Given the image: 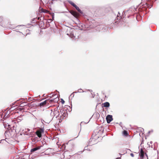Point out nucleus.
Returning a JSON list of instances; mask_svg holds the SVG:
<instances>
[{"label": "nucleus", "mask_w": 159, "mask_h": 159, "mask_svg": "<svg viewBox=\"0 0 159 159\" xmlns=\"http://www.w3.org/2000/svg\"><path fill=\"white\" fill-rule=\"evenodd\" d=\"M51 111L52 112L51 113V115L53 114V115H54V116H56V118H57V117L59 116L60 114L59 111H57V109L56 110H55L53 111V113L52 112V110Z\"/></svg>", "instance_id": "obj_5"}, {"label": "nucleus", "mask_w": 159, "mask_h": 159, "mask_svg": "<svg viewBox=\"0 0 159 159\" xmlns=\"http://www.w3.org/2000/svg\"><path fill=\"white\" fill-rule=\"evenodd\" d=\"M46 26L48 27H50V24L49 22L47 21L46 23Z\"/></svg>", "instance_id": "obj_31"}, {"label": "nucleus", "mask_w": 159, "mask_h": 159, "mask_svg": "<svg viewBox=\"0 0 159 159\" xmlns=\"http://www.w3.org/2000/svg\"><path fill=\"white\" fill-rule=\"evenodd\" d=\"M121 123H122L121 122H120V124H121Z\"/></svg>", "instance_id": "obj_64"}, {"label": "nucleus", "mask_w": 159, "mask_h": 159, "mask_svg": "<svg viewBox=\"0 0 159 159\" xmlns=\"http://www.w3.org/2000/svg\"><path fill=\"white\" fill-rule=\"evenodd\" d=\"M4 115L3 116V117H5V119L9 117V114L7 115V113H4Z\"/></svg>", "instance_id": "obj_27"}, {"label": "nucleus", "mask_w": 159, "mask_h": 159, "mask_svg": "<svg viewBox=\"0 0 159 159\" xmlns=\"http://www.w3.org/2000/svg\"><path fill=\"white\" fill-rule=\"evenodd\" d=\"M4 139H2L1 140V142L2 141H4Z\"/></svg>", "instance_id": "obj_59"}, {"label": "nucleus", "mask_w": 159, "mask_h": 159, "mask_svg": "<svg viewBox=\"0 0 159 159\" xmlns=\"http://www.w3.org/2000/svg\"><path fill=\"white\" fill-rule=\"evenodd\" d=\"M61 102L62 104H64L65 102L64 100L62 98L61 99Z\"/></svg>", "instance_id": "obj_34"}, {"label": "nucleus", "mask_w": 159, "mask_h": 159, "mask_svg": "<svg viewBox=\"0 0 159 159\" xmlns=\"http://www.w3.org/2000/svg\"><path fill=\"white\" fill-rule=\"evenodd\" d=\"M20 134L23 137L26 136H27L29 137H33L34 136V131L33 130H31L29 129H25V130H23L22 132L20 133Z\"/></svg>", "instance_id": "obj_2"}, {"label": "nucleus", "mask_w": 159, "mask_h": 159, "mask_svg": "<svg viewBox=\"0 0 159 159\" xmlns=\"http://www.w3.org/2000/svg\"><path fill=\"white\" fill-rule=\"evenodd\" d=\"M41 121L42 122L43 124V122H44V121H45L43 120V119H42L41 120Z\"/></svg>", "instance_id": "obj_48"}, {"label": "nucleus", "mask_w": 159, "mask_h": 159, "mask_svg": "<svg viewBox=\"0 0 159 159\" xmlns=\"http://www.w3.org/2000/svg\"><path fill=\"white\" fill-rule=\"evenodd\" d=\"M47 102L48 100H45L44 101L40 103L39 105L40 106V107H43L45 105H47V106H48Z\"/></svg>", "instance_id": "obj_7"}, {"label": "nucleus", "mask_w": 159, "mask_h": 159, "mask_svg": "<svg viewBox=\"0 0 159 159\" xmlns=\"http://www.w3.org/2000/svg\"><path fill=\"white\" fill-rule=\"evenodd\" d=\"M68 114L66 110V111L64 112V114H63L62 116H63V119L64 118H65L67 117L68 116Z\"/></svg>", "instance_id": "obj_16"}, {"label": "nucleus", "mask_w": 159, "mask_h": 159, "mask_svg": "<svg viewBox=\"0 0 159 159\" xmlns=\"http://www.w3.org/2000/svg\"><path fill=\"white\" fill-rule=\"evenodd\" d=\"M84 17V18L86 20V21H89V17L87 15H85L84 13V15H82Z\"/></svg>", "instance_id": "obj_20"}, {"label": "nucleus", "mask_w": 159, "mask_h": 159, "mask_svg": "<svg viewBox=\"0 0 159 159\" xmlns=\"http://www.w3.org/2000/svg\"><path fill=\"white\" fill-rule=\"evenodd\" d=\"M81 90H82V89H79L78 90V92H79V93H80L81 92L80 91H80Z\"/></svg>", "instance_id": "obj_45"}, {"label": "nucleus", "mask_w": 159, "mask_h": 159, "mask_svg": "<svg viewBox=\"0 0 159 159\" xmlns=\"http://www.w3.org/2000/svg\"><path fill=\"white\" fill-rule=\"evenodd\" d=\"M88 91H89L90 92H92V90H91V89H88Z\"/></svg>", "instance_id": "obj_50"}, {"label": "nucleus", "mask_w": 159, "mask_h": 159, "mask_svg": "<svg viewBox=\"0 0 159 159\" xmlns=\"http://www.w3.org/2000/svg\"><path fill=\"white\" fill-rule=\"evenodd\" d=\"M31 98H30L28 99V101H30L31 100Z\"/></svg>", "instance_id": "obj_51"}, {"label": "nucleus", "mask_w": 159, "mask_h": 159, "mask_svg": "<svg viewBox=\"0 0 159 159\" xmlns=\"http://www.w3.org/2000/svg\"><path fill=\"white\" fill-rule=\"evenodd\" d=\"M68 2L69 4H70V5H71L73 7H74L76 4L74 3L72 1L70 0H68Z\"/></svg>", "instance_id": "obj_19"}, {"label": "nucleus", "mask_w": 159, "mask_h": 159, "mask_svg": "<svg viewBox=\"0 0 159 159\" xmlns=\"http://www.w3.org/2000/svg\"><path fill=\"white\" fill-rule=\"evenodd\" d=\"M37 131L42 134L44 132V130L43 129L41 128L39 130Z\"/></svg>", "instance_id": "obj_21"}, {"label": "nucleus", "mask_w": 159, "mask_h": 159, "mask_svg": "<svg viewBox=\"0 0 159 159\" xmlns=\"http://www.w3.org/2000/svg\"><path fill=\"white\" fill-rule=\"evenodd\" d=\"M106 119L108 124H109L113 120L112 116L110 115H108L106 117Z\"/></svg>", "instance_id": "obj_3"}, {"label": "nucleus", "mask_w": 159, "mask_h": 159, "mask_svg": "<svg viewBox=\"0 0 159 159\" xmlns=\"http://www.w3.org/2000/svg\"><path fill=\"white\" fill-rule=\"evenodd\" d=\"M88 145L87 146H85L84 147V150H88Z\"/></svg>", "instance_id": "obj_42"}, {"label": "nucleus", "mask_w": 159, "mask_h": 159, "mask_svg": "<svg viewBox=\"0 0 159 159\" xmlns=\"http://www.w3.org/2000/svg\"><path fill=\"white\" fill-rule=\"evenodd\" d=\"M74 93H72L70 95V96H71L72 98H73L74 97Z\"/></svg>", "instance_id": "obj_39"}, {"label": "nucleus", "mask_w": 159, "mask_h": 159, "mask_svg": "<svg viewBox=\"0 0 159 159\" xmlns=\"http://www.w3.org/2000/svg\"><path fill=\"white\" fill-rule=\"evenodd\" d=\"M66 111H64L63 110H62V108L61 110H60V112L61 114V115H62L63 114H64V112H65Z\"/></svg>", "instance_id": "obj_29"}, {"label": "nucleus", "mask_w": 159, "mask_h": 159, "mask_svg": "<svg viewBox=\"0 0 159 159\" xmlns=\"http://www.w3.org/2000/svg\"><path fill=\"white\" fill-rule=\"evenodd\" d=\"M144 154H145V155L146 156V157H147V158L148 159V155L146 153H144Z\"/></svg>", "instance_id": "obj_46"}, {"label": "nucleus", "mask_w": 159, "mask_h": 159, "mask_svg": "<svg viewBox=\"0 0 159 159\" xmlns=\"http://www.w3.org/2000/svg\"><path fill=\"white\" fill-rule=\"evenodd\" d=\"M53 119V118H50L49 120H47L46 119V121H44V122L46 123L49 124L51 121H52V120Z\"/></svg>", "instance_id": "obj_18"}, {"label": "nucleus", "mask_w": 159, "mask_h": 159, "mask_svg": "<svg viewBox=\"0 0 159 159\" xmlns=\"http://www.w3.org/2000/svg\"><path fill=\"white\" fill-rule=\"evenodd\" d=\"M3 20L2 18L0 16V25L4 28H7V25H5L1 23Z\"/></svg>", "instance_id": "obj_13"}, {"label": "nucleus", "mask_w": 159, "mask_h": 159, "mask_svg": "<svg viewBox=\"0 0 159 159\" xmlns=\"http://www.w3.org/2000/svg\"><path fill=\"white\" fill-rule=\"evenodd\" d=\"M50 14L52 16V20H54V14L53 12H52Z\"/></svg>", "instance_id": "obj_28"}, {"label": "nucleus", "mask_w": 159, "mask_h": 159, "mask_svg": "<svg viewBox=\"0 0 159 159\" xmlns=\"http://www.w3.org/2000/svg\"><path fill=\"white\" fill-rule=\"evenodd\" d=\"M148 1H149V0H142V2L135 9V10L136 11L138 7H140L139 9H141L140 10L143 11L146 10L147 8H150L152 7V5L147 3V2Z\"/></svg>", "instance_id": "obj_1"}, {"label": "nucleus", "mask_w": 159, "mask_h": 159, "mask_svg": "<svg viewBox=\"0 0 159 159\" xmlns=\"http://www.w3.org/2000/svg\"><path fill=\"white\" fill-rule=\"evenodd\" d=\"M54 116V115H53V114H52V115H50L48 116V118L50 117V118H53Z\"/></svg>", "instance_id": "obj_36"}, {"label": "nucleus", "mask_w": 159, "mask_h": 159, "mask_svg": "<svg viewBox=\"0 0 159 159\" xmlns=\"http://www.w3.org/2000/svg\"><path fill=\"white\" fill-rule=\"evenodd\" d=\"M34 135H35V134H36L37 136V137H39V138H41L42 137V134L37 131H36L35 133L34 132Z\"/></svg>", "instance_id": "obj_15"}, {"label": "nucleus", "mask_w": 159, "mask_h": 159, "mask_svg": "<svg viewBox=\"0 0 159 159\" xmlns=\"http://www.w3.org/2000/svg\"><path fill=\"white\" fill-rule=\"evenodd\" d=\"M15 127L13 126L12 127H11V128L9 129V132H12L13 130H14Z\"/></svg>", "instance_id": "obj_26"}, {"label": "nucleus", "mask_w": 159, "mask_h": 159, "mask_svg": "<svg viewBox=\"0 0 159 159\" xmlns=\"http://www.w3.org/2000/svg\"><path fill=\"white\" fill-rule=\"evenodd\" d=\"M22 102L20 104V107H23L27 105V103L26 102Z\"/></svg>", "instance_id": "obj_17"}, {"label": "nucleus", "mask_w": 159, "mask_h": 159, "mask_svg": "<svg viewBox=\"0 0 159 159\" xmlns=\"http://www.w3.org/2000/svg\"><path fill=\"white\" fill-rule=\"evenodd\" d=\"M77 11L80 13V14L82 15H84V13L80 9V8H79V9L77 10Z\"/></svg>", "instance_id": "obj_23"}, {"label": "nucleus", "mask_w": 159, "mask_h": 159, "mask_svg": "<svg viewBox=\"0 0 159 159\" xmlns=\"http://www.w3.org/2000/svg\"><path fill=\"white\" fill-rule=\"evenodd\" d=\"M121 123H122L121 122H120V124H121Z\"/></svg>", "instance_id": "obj_63"}, {"label": "nucleus", "mask_w": 159, "mask_h": 159, "mask_svg": "<svg viewBox=\"0 0 159 159\" xmlns=\"http://www.w3.org/2000/svg\"><path fill=\"white\" fill-rule=\"evenodd\" d=\"M31 140L34 144L36 143L39 141V140L38 139V137H35L34 138H32Z\"/></svg>", "instance_id": "obj_10"}, {"label": "nucleus", "mask_w": 159, "mask_h": 159, "mask_svg": "<svg viewBox=\"0 0 159 159\" xmlns=\"http://www.w3.org/2000/svg\"><path fill=\"white\" fill-rule=\"evenodd\" d=\"M123 134L124 136H126L128 134V133L127 131L126 130H124L123 132Z\"/></svg>", "instance_id": "obj_22"}, {"label": "nucleus", "mask_w": 159, "mask_h": 159, "mask_svg": "<svg viewBox=\"0 0 159 159\" xmlns=\"http://www.w3.org/2000/svg\"><path fill=\"white\" fill-rule=\"evenodd\" d=\"M90 120L88 121V122H83V121L81 122V123H80V127H81V125H82L83 124H87V123H88L89 122Z\"/></svg>", "instance_id": "obj_30"}, {"label": "nucleus", "mask_w": 159, "mask_h": 159, "mask_svg": "<svg viewBox=\"0 0 159 159\" xmlns=\"http://www.w3.org/2000/svg\"><path fill=\"white\" fill-rule=\"evenodd\" d=\"M102 107H110V104L108 102H106L103 103L102 104Z\"/></svg>", "instance_id": "obj_12"}, {"label": "nucleus", "mask_w": 159, "mask_h": 159, "mask_svg": "<svg viewBox=\"0 0 159 159\" xmlns=\"http://www.w3.org/2000/svg\"><path fill=\"white\" fill-rule=\"evenodd\" d=\"M19 32H20V33H21L22 34V33L21 32H20V31H19Z\"/></svg>", "instance_id": "obj_62"}, {"label": "nucleus", "mask_w": 159, "mask_h": 159, "mask_svg": "<svg viewBox=\"0 0 159 159\" xmlns=\"http://www.w3.org/2000/svg\"><path fill=\"white\" fill-rule=\"evenodd\" d=\"M55 96H56V98H54L53 99H47L46 100H48V102L47 103L48 104H49V103H52L53 102H55L56 101H57V100H56V98L57 97H57L56 95H54Z\"/></svg>", "instance_id": "obj_9"}, {"label": "nucleus", "mask_w": 159, "mask_h": 159, "mask_svg": "<svg viewBox=\"0 0 159 159\" xmlns=\"http://www.w3.org/2000/svg\"><path fill=\"white\" fill-rule=\"evenodd\" d=\"M116 159H121L120 158V157H117L116 158Z\"/></svg>", "instance_id": "obj_54"}, {"label": "nucleus", "mask_w": 159, "mask_h": 159, "mask_svg": "<svg viewBox=\"0 0 159 159\" xmlns=\"http://www.w3.org/2000/svg\"><path fill=\"white\" fill-rule=\"evenodd\" d=\"M139 155L140 156V158L141 159H143L144 157V153H141V154H139Z\"/></svg>", "instance_id": "obj_25"}, {"label": "nucleus", "mask_w": 159, "mask_h": 159, "mask_svg": "<svg viewBox=\"0 0 159 159\" xmlns=\"http://www.w3.org/2000/svg\"><path fill=\"white\" fill-rule=\"evenodd\" d=\"M78 92V91H75V92H73V93H77Z\"/></svg>", "instance_id": "obj_53"}, {"label": "nucleus", "mask_w": 159, "mask_h": 159, "mask_svg": "<svg viewBox=\"0 0 159 159\" xmlns=\"http://www.w3.org/2000/svg\"><path fill=\"white\" fill-rule=\"evenodd\" d=\"M91 94L92 95H93V96H92V98H94V96H95V94L94 93H91Z\"/></svg>", "instance_id": "obj_41"}, {"label": "nucleus", "mask_w": 159, "mask_h": 159, "mask_svg": "<svg viewBox=\"0 0 159 159\" xmlns=\"http://www.w3.org/2000/svg\"><path fill=\"white\" fill-rule=\"evenodd\" d=\"M38 1H39H39H40V0H37ZM40 1H41V0H40Z\"/></svg>", "instance_id": "obj_61"}, {"label": "nucleus", "mask_w": 159, "mask_h": 159, "mask_svg": "<svg viewBox=\"0 0 159 159\" xmlns=\"http://www.w3.org/2000/svg\"><path fill=\"white\" fill-rule=\"evenodd\" d=\"M3 125L4 126V128L6 129H7V125L6 124H3Z\"/></svg>", "instance_id": "obj_35"}, {"label": "nucleus", "mask_w": 159, "mask_h": 159, "mask_svg": "<svg viewBox=\"0 0 159 159\" xmlns=\"http://www.w3.org/2000/svg\"><path fill=\"white\" fill-rule=\"evenodd\" d=\"M77 11L80 13V14L82 15H84V13L80 9V8H79V9L77 10Z\"/></svg>", "instance_id": "obj_24"}, {"label": "nucleus", "mask_w": 159, "mask_h": 159, "mask_svg": "<svg viewBox=\"0 0 159 159\" xmlns=\"http://www.w3.org/2000/svg\"><path fill=\"white\" fill-rule=\"evenodd\" d=\"M130 155L132 157H133L134 156V155L133 153H131L130 154Z\"/></svg>", "instance_id": "obj_44"}, {"label": "nucleus", "mask_w": 159, "mask_h": 159, "mask_svg": "<svg viewBox=\"0 0 159 159\" xmlns=\"http://www.w3.org/2000/svg\"><path fill=\"white\" fill-rule=\"evenodd\" d=\"M67 35L69 36L71 38L73 39V41H75V39H74L75 38V36L74 35V34L72 32L70 33V34L67 33Z\"/></svg>", "instance_id": "obj_11"}, {"label": "nucleus", "mask_w": 159, "mask_h": 159, "mask_svg": "<svg viewBox=\"0 0 159 159\" xmlns=\"http://www.w3.org/2000/svg\"><path fill=\"white\" fill-rule=\"evenodd\" d=\"M141 153H144V151H143L142 148L140 150V152H139V154H141Z\"/></svg>", "instance_id": "obj_32"}, {"label": "nucleus", "mask_w": 159, "mask_h": 159, "mask_svg": "<svg viewBox=\"0 0 159 159\" xmlns=\"http://www.w3.org/2000/svg\"><path fill=\"white\" fill-rule=\"evenodd\" d=\"M50 117H49V118H48V116H47L46 117V119L47 120H49V118H50Z\"/></svg>", "instance_id": "obj_52"}, {"label": "nucleus", "mask_w": 159, "mask_h": 159, "mask_svg": "<svg viewBox=\"0 0 159 159\" xmlns=\"http://www.w3.org/2000/svg\"><path fill=\"white\" fill-rule=\"evenodd\" d=\"M48 96L49 97H50V98H52V97H53V95H52L51 94H49Z\"/></svg>", "instance_id": "obj_40"}, {"label": "nucleus", "mask_w": 159, "mask_h": 159, "mask_svg": "<svg viewBox=\"0 0 159 159\" xmlns=\"http://www.w3.org/2000/svg\"><path fill=\"white\" fill-rule=\"evenodd\" d=\"M37 19L38 20H39L40 19V18L39 17H36V18H34L32 19L31 20V23H35L36 22L37 20H36V19Z\"/></svg>", "instance_id": "obj_14"}, {"label": "nucleus", "mask_w": 159, "mask_h": 159, "mask_svg": "<svg viewBox=\"0 0 159 159\" xmlns=\"http://www.w3.org/2000/svg\"><path fill=\"white\" fill-rule=\"evenodd\" d=\"M96 115H97V116H99V114L98 113H96Z\"/></svg>", "instance_id": "obj_49"}, {"label": "nucleus", "mask_w": 159, "mask_h": 159, "mask_svg": "<svg viewBox=\"0 0 159 159\" xmlns=\"http://www.w3.org/2000/svg\"><path fill=\"white\" fill-rule=\"evenodd\" d=\"M99 131H102V132H102V133H103V132L104 130H103V129L102 130V129H99Z\"/></svg>", "instance_id": "obj_47"}, {"label": "nucleus", "mask_w": 159, "mask_h": 159, "mask_svg": "<svg viewBox=\"0 0 159 159\" xmlns=\"http://www.w3.org/2000/svg\"><path fill=\"white\" fill-rule=\"evenodd\" d=\"M11 125H9L7 124V129H9L11 128Z\"/></svg>", "instance_id": "obj_33"}, {"label": "nucleus", "mask_w": 159, "mask_h": 159, "mask_svg": "<svg viewBox=\"0 0 159 159\" xmlns=\"http://www.w3.org/2000/svg\"><path fill=\"white\" fill-rule=\"evenodd\" d=\"M24 26V25H19V26ZM18 26H17V27H18Z\"/></svg>", "instance_id": "obj_55"}, {"label": "nucleus", "mask_w": 159, "mask_h": 159, "mask_svg": "<svg viewBox=\"0 0 159 159\" xmlns=\"http://www.w3.org/2000/svg\"><path fill=\"white\" fill-rule=\"evenodd\" d=\"M74 7L75 8V9L77 10L79 8V7H78L76 5H75V6Z\"/></svg>", "instance_id": "obj_38"}, {"label": "nucleus", "mask_w": 159, "mask_h": 159, "mask_svg": "<svg viewBox=\"0 0 159 159\" xmlns=\"http://www.w3.org/2000/svg\"><path fill=\"white\" fill-rule=\"evenodd\" d=\"M120 14L119 12H118L117 16L114 20L115 23L119 22L120 21V19L122 18L121 16H120Z\"/></svg>", "instance_id": "obj_4"}, {"label": "nucleus", "mask_w": 159, "mask_h": 159, "mask_svg": "<svg viewBox=\"0 0 159 159\" xmlns=\"http://www.w3.org/2000/svg\"><path fill=\"white\" fill-rule=\"evenodd\" d=\"M68 12L70 13L75 17L76 18L77 17L78 14L76 12L73 11H70L69 9H67Z\"/></svg>", "instance_id": "obj_6"}, {"label": "nucleus", "mask_w": 159, "mask_h": 159, "mask_svg": "<svg viewBox=\"0 0 159 159\" xmlns=\"http://www.w3.org/2000/svg\"><path fill=\"white\" fill-rule=\"evenodd\" d=\"M150 143L151 144H152V141H150Z\"/></svg>", "instance_id": "obj_56"}, {"label": "nucleus", "mask_w": 159, "mask_h": 159, "mask_svg": "<svg viewBox=\"0 0 159 159\" xmlns=\"http://www.w3.org/2000/svg\"><path fill=\"white\" fill-rule=\"evenodd\" d=\"M87 150H88V151H90V149H88V148Z\"/></svg>", "instance_id": "obj_57"}, {"label": "nucleus", "mask_w": 159, "mask_h": 159, "mask_svg": "<svg viewBox=\"0 0 159 159\" xmlns=\"http://www.w3.org/2000/svg\"><path fill=\"white\" fill-rule=\"evenodd\" d=\"M153 149H154V150H156V149H155V148H154Z\"/></svg>", "instance_id": "obj_60"}, {"label": "nucleus", "mask_w": 159, "mask_h": 159, "mask_svg": "<svg viewBox=\"0 0 159 159\" xmlns=\"http://www.w3.org/2000/svg\"><path fill=\"white\" fill-rule=\"evenodd\" d=\"M153 130H151V131H149L148 132V134H150V133L151 132H153Z\"/></svg>", "instance_id": "obj_43"}, {"label": "nucleus", "mask_w": 159, "mask_h": 159, "mask_svg": "<svg viewBox=\"0 0 159 159\" xmlns=\"http://www.w3.org/2000/svg\"><path fill=\"white\" fill-rule=\"evenodd\" d=\"M147 13H148L147 11H145V14H147Z\"/></svg>", "instance_id": "obj_58"}, {"label": "nucleus", "mask_w": 159, "mask_h": 159, "mask_svg": "<svg viewBox=\"0 0 159 159\" xmlns=\"http://www.w3.org/2000/svg\"><path fill=\"white\" fill-rule=\"evenodd\" d=\"M40 8H41V12H44V13L45 12L44 11V9H43L42 8H41V7H39V9H40Z\"/></svg>", "instance_id": "obj_37"}, {"label": "nucleus", "mask_w": 159, "mask_h": 159, "mask_svg": "<svg viewBox=\"0 0 159 159\" xmlns=\"http://www.w3.org/2000/svg\"><path fill=\"white\" fill-rule=\"evenodd\" d=\"M42 146H39L38 147H35L34 148H33L31 149L30 152L32 153L33 152H34L37 151L41 148V147H42Z\"/></svg>", "instance_id": "obj_8"}]
</instances>
